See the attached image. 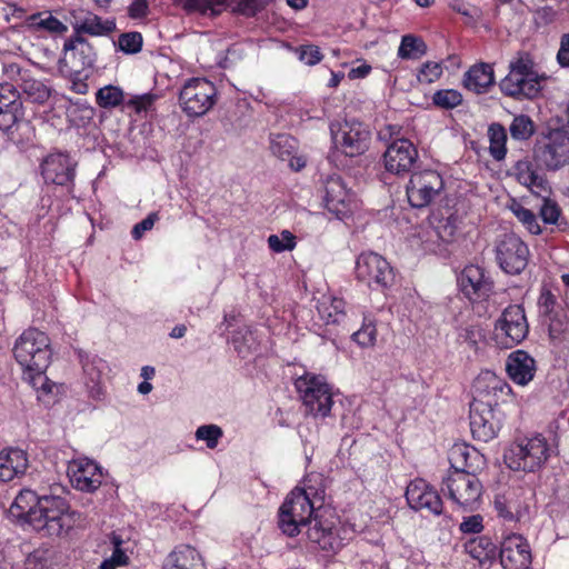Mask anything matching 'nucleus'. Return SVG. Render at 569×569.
I'll return each instance as SVG.
<instances>
[{
    "instance_id": "nucleus-1",
    "label": "nucleus",
    "mask_w": 569,
    "mask_h": 569,
    "mask_svg": "<svg viewBox=\"0 0 569 569\" xmlns=\"http://www.w3.org/2000/svg\"><path fill=\"white\" fill-rule=\"evenodd\" d=\"M545 80L546 76L538 72L532 56L520 51L510 61L509 72L499 82V88L506 97L515 100H532L540 94Z\"/></svg>"
},
{
    "instance_id": "nucleus-2",
    "label": "nucleus",
    "mask_w": 569,
    "mask_h": 569,
    "mask_svg": "<svg viewBox=\"0 0 569 569\" xmlns=\"http://www.w3.org/2000/svg\"><path fill=\"white\" fill-rule=\"evenodd\" d=\"M77 516L64 498L41 496L36 510L30 515V526L42 536L60 537L73 528Z\"/></svg>"
},
{
    "instance_id": "nucleus-3",
    "label": "nucleus",
    "mask_w": 569,
    "mask_h": 569,
    "mask_svg": "<svg viewBox=\"0 0 569 569\" xmlns=\"http://www.w3.org/2000/svg\"><path fill=\"white\" fill-rule=\"evenodd\" d=\"M12 352L23 373L47 371L52 359L49 336L33 327L26 329L16 339Z\"/></svg>"
},
{
    "instance_id": "nucleus-4",
    "label": "nucleus",
    "mask_w": 569,
    "mask_h": 569,
    "mask_svg": "<svg viewBox=\"0 0 569 569\" xmlns=\"http://www.w3.org/2000/svg\"><path fill=\"white\" fill-rule=\"evenodd\" d=\"M553 452L546 437L537 433L515 441L505 453V461L511 470L536 472Z\"/></svg>"
},
{
    "instance_id": "nucleus-5",
    "label": "nucleus",
    "mask_w": 569,
    "mask_h": 569,
    "mask_svg": "<svg viewBox=\"0 0 569 569\" xmlns=\"http://www.w3.org/2000/svg\"><path fill=\"white\" fill-rule=\"evenodd\" d=\"M317 512L305 492L291 490L278 510V527L287 537H297Z\"/></svg>"
},
{
    "instance_id": "nucleus-6",
    "label": "nucleus",
    "mask_w": 569,
    "mask_h": 569,
    "mask_svg": "<svg viewBox=\"0 0 569 569\" xmlns=\"http://www.w3.org/2000/svg\"><path fill=\"white\" fill-rule=\"evenodd\" d=\"M306 412L313 417L326 418L333 405L331 388L321 375L306 372L295 380Z\"/></svg>"
},
{
    "instance_id": "nucleus-7",
    "label": "nucleus",
    "mask_w": 569,
    "mask_h": 569,
    "mask_svg": "<svg viewBox=\"0 0 569 569\" xmlns=\"http://www.w3.org/2000/svg\"><path fill=\"white\" fill-rule=\"evenodd\" d=\"M330 132L336 149L346 157H358L369 149L371 131L359 120L346 119L342 122H331Z\"/></svg>"
},
{
    "instance_id": "nucleus-8",
    "label": "nucleus",
    "mask_w": 569,
    "mask_h": 569,
    "mask_svg": "<svg viewBox=\"0 0 569 569\" xmlns=\"http://www.w3.org/2000/svg\"><path fill=\"white\" fill-rule=\"evenodd\" d=\"M529 333L525 308L509 305L495 322L493 340L499 348L510 349L522 342Z\"/></svg>"
},
{
    "instance_id": "nucleus-9",
    "label": "nucleus",
    "mask_w": 569,
    "mask_h": 569,
    "mask_svg": "<svg viewBox=\"0 0 569 569\" xmlns=\"http://www.w3.org/2000/svg\"><path fill=\"white\" fill-rule=\"evenodd\" d=\"M356 279L372 290H385L395 282V270L381 254L367 251L358 256L355 267Z\"/></svg>"
},
{
    "instance_id": "nucleus-10",
    "label": "nucleus",
    "mask_w": 569,
    "mask_h": 569,
    "mask_svg": "<svg viewBox=\"0 0 569 569\" xmlns=\"http://www.w3.org/2000/svg\"><path fill=\"white\" fill-rule=\"evenodd\" d=\"M536 160L547 170H558L569 163V132L551 129L543 134L533 148Z\"/></svg>"
},
{
    "instance_id": "nucleus-11",
    "label": "nucleus",
    "mask_w": 569,
    "mask_h": 569,
    "mask_svg": "<svg viewBox=\"0 0 569 569\" xmlns=\"http://www.w3.org/2000/svg\"><path fill=\"white\" fill-rule=\"evenodd\" d=\"M442 491L450 500L463 509L473 510L482 496V483L476 472L449 471L442 482Z\"/></svg>"
},
{
    "instance_id": "nucleus-12",
    "label": "nucleus",
    "mask_w": 569,
    "mask_h": 569,
    "mask_svg": "<svg viewBox=\"0 0 569 569\" xmlns=\"http://www.w3.org/2000/svg\"><path fill=\"white\" fill-rule=\"evenodd\" d=\"M217 88L206 78L189 79L179 93V103L189 117L206 114L216 103Z\"/></svg>"
},
{
    "instance_id": "nucleus-13",
    "label": "nucleus",
    "mask_w": 569,
    "mask_h": 569,
    "mask_svg": "<svg viewBox=\"0 0 569 569\" xmlns=\"http://www.w3.org/2000/svg\"><path fill=\"white\" fill-rule=\"evenodd\" d=\"M470 431L475 440L488 442L502 427V412L497 403L475 398L469 410Z\"/></svg>"
},
{
    "instance_id": "nucleus-14",
    "label": "nucleus",
    "mask_w": 569,
    "mask_h": 569,
    "mask_svg": "<svg viewBox=\"0 0 569 569\" xmlns=\"http://www.w3.org/2000/svg\"><path fill=\"white\" fill-rule=\"evenodd\" d=\"M77 162L66 152H53L43 158L40 163L41 176L47 184L67 189L74 197Z\"/></svg>"
},
{
    "instance_id": "nucleus-15",
    "label": "nucleus",
    "mask_w": 569,
    "mask_h": 569,
    "mask_svg": "<svg viewBox=\"0 0 569 569\" xmlns=\"http://www.w3.org/2000/svg\"><path fill=\"white\" fill-rule=\"evenodd\" d=\"M496 261L510 276L520 274L529 262L528 244L515 233H506L496 244Z\"/></svg>"
},
{
    "instance_id": "nucleus-16",
    "label": "nucleus",
    "mask_w": 569,
    "mask_h": 569,
    "mask_svg": "<svg viewBox=\"0 0 569 569\" xmlns=\"http://www.w3.org/2000/svg\"><path fill=\"white\" fill-rule=\"evenodd\" d=\"M307 526V539L316 548L333 553L341 549L342 538L338 518L332 515L326 517L322 510L317 512Z\"/></svg>"
},
{
    "instance_id": "nucleus-17",
    "label": "nucleus",
    "mask_w": 569,
    "mask_h": 569,
    "mask_svg": "<svg viewBox=\"0 0 569 569\" xmlns=\"http://www.w3.org/2000/svg\"><path fill=\"white\" fill-rule=\"evenodd\" d=\"M443 179L436 170L413 172L406 188L408 201L413 208H425L443 190Z\"/></svg>"
},
{
    "instance_id": "nucleus-18",
    "label": "nucleus",
    "mask_w": 569,
    "mask_h": 569,
    "mask_svg": "<svg viewBox=\"0 0 569 569\" xmlns=\"http://www.w3.org/2000/svg\"><path fill=\"white\" fill-rule=\"evenodd\" d=\"M418 158L417 147L409 139L400 138L387 146L382 162L387 172L402 177L411 172Z\"/></svg>"
},
{
    "instance_id": "nucleus-19",
    "label": "nucleus",
    "mask_w": 569,
    "mask_h": 569,
    "mask_svg": "<svg viewBox=\"0 0 569 569\" xmlns=\"http://www.w3.org/2000/svg\"><path fill=\"white\" fill-rule=\"evenodd\" d=\"M498 557L503 569H528L532 562L531 547L526 537L510 532L502 537Z\"/></svg>"
},
{
    "instance_id": "nucleus-20",
    "label": "nucleus",
    "mask_w": 569,
    "mask_h": 569,
    "mask_svg": "<svg viewBox=\"0 0 569 569\" xmlns=\"http://www.w3.org/2000/svg\"><path fill=\"white\" fill-rule=\"evenodd\" d=\"M355 193L347 187L345 180L337 174L330 176L325 182V207L336 218L342 220L352 214Z\"/></svg>"
},
{
    "instance_id": "nucleus-21",
    "label": "nucleus",
    "mask_w": 569,
    "mask_h": 569,
    "mask_svg": "<svg viewBox=\"0 0 569 569\" xmlns=\"http://www.w3.org/2000/svg\"><path fill=\"white\" fill-rule=\"evenodd\" d=\"M406 499L409 507L416 511L432 516L442 515L443 502L439 492L421 478L409 482L406 489Z\"/></svg>"
},
{
    "instance_id": "nucleus-22",
    "label": "nucleus",
    "mask_w": 569,
    "mask_h": 569,
    "mask_svg": "<svg viewBox=\"0 0 569 569\" xmlns=\"http://www.w3.org/2000/svg\"><path fill=\"white\" fill-rule=\"evenodd\" d=\"M461 292L470 300H485L493 291L495 283L489 272L478 264H467L458 277Z\"/></svg>"
},
{
    "instance_id": "nucleus-23",
    "label": "nucleus",
    "mask_w": 569,
    "mask_h": 569,
    "mask_svg": "<svg viewBox=\"0 0 569 569\" xmlns=\"http://www.w3.org/2000/svg\"><path fill=\"white\" fill-rule=\"evenodd\" d=\"M67 475L72 487L83 492L96 491L103 479L101 467L87 457L69 461Z\"/></svg>"
},
{
    "instance_id": "nucleus-24",
    "label": "nucleus",
    "mask_w": 569,
    "mask_h": 569,
    "mask_svg": "<svg viewBox=\"0 0 569 569\" xmlns=\"http://www.w3.org/2000/svg\"><path fill=\"white\" fill-rule=\"evenodd\" d=\"M539 166L541 164L535 157L533 159L526 157L518 160L511 167L510 176L521 186L528 188L535 196H546V192L550 190V184Z\"/></svg>"
},
{
    "instance_id": "nucleus-25",
    "label": "nucleus",
    "mask_w": 569,
    "mask_h": 569,
    "mask_svg": "<svg viewBox=\"0 0 569 569\" xmlns=\"http://www.w3.org/2000/svg\"><path fill=\"white\" fill-rule=\"evenodd\" d=\"M63 60L74 72H81L93 68L97 60V52L93 46L83 36L72 34L64 41Z\"/></svg>"
},
{
    "instance_id": "nucleus-26",
    "label": "nucleus",
    "mask_w": 569,
    "mask_h": 569,
    "mask_svg": "<svg viewBox=\"0 0 569 569\" xmlns=\"http://www.w3.org/2000/svg\"><path fill=\"white\" fill-rule=\"evenodd\" d=\"M23 116L19 89L11 83H0V130L8 131Z\"/></svg>"
},
{
    "instance_id": "nucleus-27",
    "label": "nucleus",
    "mask_w": 569,
    "mask_h": 569,
    "mask_svg": "<svg viewBox=\"0 0 569 569\" xmlns=\"http://www.w3.org/2000/svg\"><path fill=\"white\" fill-rule=\"evenodd\" d=\"M506 372L513 383L528 386L536 377L537 361L527 351L515 350L507 357Z\"/></svg>"
},
{
    "instance_id": "nucleus-28",
    "label": "nucleus",
    "mask_w": 569,
    "mask_h": 569,
    "mask_svg": "<svg viewBox=\"0 0 569 569\" xmlns=\"http://www.w3.org/2000/svg\"><path fill=\"white\" fill-rule=\"evenodd\" d=\"M72 17L74 36H82L86 33L92 37H103L111 34L117 28L114 19L103 20L91 11L80 10L79 12H74Z\"/></svg>"
},
{
    "instance_id": "nucleus-29",
    "label": "nucleus",
    "mask_w": 569,
    "mask_h": 569,
    "mask_svg": "<svg viewBox=\"0 0 569 569\" xmlns=\"http://www.w3.org/2000/svg\"><path fill=\"white\" fill-rule=\"evenodd\" d=\"M162 569H206V563L194 547L180 545L166 557Z\"/></svg>"
},
{
    "instance_id": "nucleus-30",
    "label": "nucleus",
    "mask_w": 569,
    "mask_h": 569,
    "mask_svg": "<svg viewBox=\"0 0 569 569\" xmlns=\"http://www.w3.org/2000/svg\"><path fill=\"white\" fill-rule=\"evenodd\" d=\"M463 87L477 94L489 92L495 84V71L491 64L480 62L471 66L463 76Z\"/></svg>"
},
{
    "instance_id": "nucleus-31",
    "label": "nucleus",
    "mask_w": 569,
    "mask_h": 569,
    "mask_svg": "<svg viewBox=\"0 0 569 569\" xmlns=\"http://www.w3.org/2000/svg\"><path fill=\"white\" fill-rule=\"evenodd\" d=\"M28 468L27 452L10 448L0 451V481L8 482L22 476Z\"/></svg>"
},
{
    "instance_id": "nucleus-32",
    "label": "nucleus",
    "mask_w": 569,
    "mask_h": 569,
    "mask_svg": "<svg viewBox=\"0 0 569 569\" xmlns=\"http://www.w3.org/2000/svg\"><path fill=\"white\" fill-rule=\"evenodd\" d=\"M480 461L479 451L466 443H456L449 451L450 471L476 472Z\"/></svg>"
},
{
    "instance_id": "nucleus-33",
    "label": "nucleus",
    "mask_w": 569,
    "mask_h": 569,
    "mask_svg": "<svg viewBox=\"0 0 569 569\" xmlns=\"http://www.w3.org/2000/svg\"><path fill=\"white\" fill-rule=\"evenodd\" d=\"M20 100L26 103L44 106L51 98L53 89L44 81L33 78L31 74L20 83Z\"/></svg>"
},
{
    "instance_id": "nucleus-34",
    "label": "nucleus",
    "mask_w": 569,
    "mask_h": 569,
    "mask_svg": "<svg viewBox=\"0 0 569 569\" xmlns=\"http://www.w3.org/2000/svg\"><path fill=\"white\" fill-rule=\"evenodd\" d=\"M463 549L466 553L480 563L492 562L498 556L497 545L486 535L468 539Z\"/></svg>"
},
{
    "instance_id": "nucleus-35",
    "label": "nucleus",
    "mask_w": 569,
    "mask_h": 569,
    "mask_svg": "<svg viewBox=\"0 0 569 569\" xmlns=\"http://www.w3.org/2000/svg\"><path fill=\"white\" fill-rule=\"evenodd\" d=\"M26 24L34 31H46L51 34H63L68 31V27L50 11H39L28 16Z\"/></svg>"
},
{
    "instance_id": "nucleus-36",
    "label": "nucleus",
    "mask_w": 569,
    "mask_h": 569,
    "mask_svg": "<svg viewBox=\"0 0 569 569\" xmlns=\"http://www.w3.org/2000/svg\"><path fill=\"white\" fill-rule=\"evenodd\" d=\"M79 360L82 366L83 373L87 378L86 385L91 390L97 389L100 391V382L102 378V372L104 369V361L98 356H90L84 352H79Z\"/></svg>"
},
{
    "instance_id": "nucleus-37",
    "label": "nucleus",
    "mask_w": 569,
    "mask_h": 569,
    "mask_svg": "<svg viewBox=\"0 0 569 569\" xmlns=\"http://www.w3.org/2000/svg\"><path fill=\"white\" fill-rule=\"evenodd\" d=\"M489 153L496 161H502L507 156V130L499 123L493 122L488 127Z\"/></svg>"
},
{
    "instance_id": "nucleus-38",
    "label": "nucleus",
    "mask_w": 569,
    "mask_h": 569,
    "mask_svg": "<svg viewBox=\"0 0 569 569\" xmlns=\"http://www.w3.org/2000/svg\"><path fill=\"white\" fill-rule=\"evenodd\" d=\"M548 321V333L553 346L558 347L569 343V318L561 311L546 319Z\"/></svg>"
},
{
    "instance_id": "nucleus-39",
    "label": "nucleus",
    "mask_w": 569,
    "mask_h": 569,
    "mask_svg": "<svg viewBox=\"0 0 569 569\" xmlns=\"http://www.w3.org/2000/svg\"><path fill=\"white\" fill-rule=\"evenodd\" d=\"M428 47L421 37L405 34L398 48V57L403 60H418L427 53Z\"/></svg>"
},
{
    "instance_id": "nucleus-40",
    "label": "nucleus",
    "mask_w": 569,
    "mask_h": 569,
    "mask_svg": "<svg viewBox=\"0 0 569 569\" xmlns=\"http://www.w3.org/2000/svg\"><path fill=\"white\" fill-rule=\"evenodd\" d=\"M346 305L342 298L332 297L329 302H321L318 311L327 325H341L347 317Z\"/></svg>"
},
{
    "instance_id": "nucleus-41",
    "label": "nucleus",
    "mask_w": 569,
    "mask_h": 569,
    "mask_svg": "<svg viewBox=\"0 0 569 569\" xmlns=\"http://www.w3.org/2000/svg\"><path fill=\"white\" fill-rule=\"evenodd\" d=\"M41 496H38L32 490H21L12 503V510H16V516L23 518L30 525V515L33 512L40 501Z\"/></svg>"
},
{
    "instance_id": "nucleus-42",
    "label": "nucleus",
    "mask_w": 569,
    "mask_h": 569,
    "mask_svg": "<svg viewBox=\"0 0 569 569\" xmlns=\"http://www.w3.org/2000/svg\"><path fill=\"white\" fill-rule=\"evenodd\" d=\"M227 0H182L183 9L189 13L216 17L222 12Z\"/></svg>"
},
{
    "instance_id": "nucleus-43",
    "label": "nucleus",
    "mask_w": 569,
    "mask_h": 569,
    "mask_svg": "<svg viewBox=\"0 0 569 569\" xmlns=\"http://www.w3.org/2000/svg\"><path fill=\"white\" fill-rule=\"evenodd\" d=\"M377 325L371 316H365L361 327L351 335V340L360 348H372L377 342Z\"/></svg>"
},
{
    "instance_id": "nucleus-44",
    "label": "nucleus",
    "mask_w": 569,
    "mask_h": 569,
    "mask_svg": "<svg viewBox=\"0 0 569 569\" xmlns=\"http://www.w3.org/2000/svg\"><path fill=\"white\" fill-rule=\"evenodd\" d=\"M298 149V141L290 134L277 133L271 136L270 150L281 160H287L296 153Z\"/></svg>"
},
{
    "instance_id": "nucleus-45",
    "label": "nucleus",
    "mask_w": 569,
    "mask_h": 569,
    "mask_svg": "<svg viewBox=\"0 0 569 569\" xmlns=\"http://www.w3.org/2000/svg\"><path fill=\"white\" fill-rule=\"evenodd\" d=\"M509 132L513 140L527 141L535 134L536 124L528 114L520 113L513 117Z\"/></svg>"
},
{
    "instance_id": "nucleus-46",
    "label": "nucleus",
    "mask_w": 569,
    "mask_h": 569,
    "mask_svg": "<svg viewBox=\"0 0 569 569\" xmlns=\"http://www.w3.org/2000/svg\"><path fill=\"white\" fill-rule=\"evenodd\" d=\"M123 91L117 86H104L96 92V102L102 109H113L123 103Z\"/></svg>"
},
{
    "instance_id": "nucleus-47",
    "label": "nucleus",
    "mask_w": 569,
    "mask_h": 569,
    "mask_svg": "<svg viewBox=\"0 0 569 569\" xmlns=\"http://www.w3.org/2000/svg\"><path fill=\"white\" fill-rule=\"evenodd\" d=\"M462 94L456 89H440L432 94V103L445 110L453 109L462 103Z\"/></svg>"
},
{
    "instance_id": "nucleus-48",
    "label": "nucleus",
    "mask_w": 569,
    "mask_h": 569,
    "mask_svg": "<svg viewBox=\"0 0 569 569\" xmlns=\"http://www.w3.org/2000/svg\"><path fill=\"white\" fill-rule=\"evenodd\" d=\"M30 74V70L22 68L18 62H4L2 64L1 83H11L20 89V83L23 82V79H28Z\"/></svg>"
},
{
    "instance_id": "nucleus-49",
    "label": "nucleus",
    "mask_w": 569,
    "mask_h": 569,
    "mask_svg": "<svg viewBox=\"0 0 569 569\" xmlns=\"http://www.w3.org/2000/svg\"><path fill=\"white\" fill-rule=\"evenodd\" d=\"M267 241L269 248L277 253L291 251L297 246V238L289 230H282L280 234H270Z\"/></svg>"
},
{
    "instance_id": "nucleus-50",
    "label": "nucleus",
    "mask_w": 569,
    "mask_h": 569,
    "mask_svg": "<svg viewBox=\"0 0 569 569\" xmlns=\"http://www.w3.org/2000/svg\"><path fill=\"white\" fill-rule=\"evenodd\" d=\"M511 210L531 234L538 236L542 232L536 214L530 209L525 208L520 203H516L511 207Z\"/></svg>"
},
{
    "instance_id": "nucleus-51",
    "label": "nucleus",
    "mask_w": 569,
    "mask_h": 569,
    "mask_svg": "<svg viewBox=\"0 0 569 569\" xmlns=\"http://www.w3.org/2000/svg\"><path fill=\"white\" fill-rule=\"evenodd\" d=\"M551 189L546 192V196H539L542 199V204L539 210V216L547 224H557L561 217V208L559 204L550 199Z\"/></svg>"
},
{
    "instance_id": "nucleus-52",
    "label": "nucleus",
    "mask_w": 569,
    "mask_h": 569,
    "mask_svg": "<svg viewBox=\"0 0 569 569\" xmlns=\"http://www.w3.org/2000/svg\"><path fill=\"white\" fill-rule=\"evenodd\" d=\"M111 542L113 546L112 553L109 558H106L101 562L100 569H116L119 566L126 565L129 560V557L126 555V552L121 548V545H122L121 538L113 535Z\"/></svg>"
},
{
    "instance_id": "nucleus-53",
    "label": "nucleus",
    "mask_w": 569,
    "mask_h": 569,
    "mask_svg": "<svg viewBox=\"0 0 569 569\" xmlns=\"http://www.w3.org/2000/svg\"><path fill=\"white\" fill-rule=\"evenodd\" d=\"M442 73V62L427 61L418 69L417 80L419 83L430 84L439 80Z\"/></svg>"
},
{
    "instance_id": "nucleus-54",
    "label": "nucleus",
    "mask_w": 569,
    "mask_h": 569,
    "mask_svg": "<svg viewBox=\"0 0 569 569\" xmlns=\"http://www.w3.org/2000/svg\"><path fill=\"white\" fill-rule=\"evenodd\" d=\"M143 44L142 34L138 31L121 33L118 38L119 49L127 54H134L141 51Z\"/></svg>"
},
{
    "instance_id": "nucleus-55",
    "label": "nucleus",
    "mask_w": 569,
    "mask_h": 569,
    "mask_svg": "<svg viewBox=\"0 0 569 569\" xmlns=\"http://www.w3.org/2000/svg\"><path fill=\"white\" fill-rule=\"evenodd\" d=\"M223 437L222 429L217 425H203L196 430L197 440L206 441L209 449L217 448L220 439Z\"/></svg>"
},
{
    "instance_id": "nucleus-56",
    "label": "nucleus",
    "mask_w": 569,
    "mask_h": 569,
    "mask_svg": "<svg viewBox=\"0 0 569 569\" xmlns=\"http://www.w3.org/2000/svg\"><path fill=\"white\" fill-rule=\"evenodd\" d=\"M292 490L305 492L309 497V500H311L312 505L317 507L319 511H322L326 496L323 487L315 486L311 483V479H306L302 487H296Z\"/></svg>"
},
{
    "instance_id": "nucleus-57",
    "label": "nucleus",
    "mask_w": 569,
    "mask_h": 569,
    "mask_svg": "<svg viewBox=\"0 0 569 569\" xmlns=\"http://www.w3.org/2000/svg\"><path fill=\"white\" fill-rule=\"evenodd\" d=\"M232 343L236 351L241 357H247V355L250 353L253 349L252 331L249 328L237 331L232 337Z\"/></svg>"
},
{
    "instance_id": "nucleus-58",
    "label": "nucleus",
    "mask_w": 569,
    "mask_h": 569,
    "mask_svg": "<svg viewBox=\"0 0 569 569\" xmlns=\"http://www.w3.org/2000/svg\"><path fill=\"white\" fill-rule=\"evenodd\" d=\"M538 307L540 315L547 319L553 315L561 312L557 307V297L549 290L543 288L538 298Z\"/></svg>"
},
{
    "instance_id": "nucleus-59",
    "label": "nucleus",
    "mask_w": 569,
    "mask_h": 569,
    "mask_svg": "<svg viewBox=\"0 0 569 569\" xmlns=\"http://www.w3.org/2000/svg\"><path fill=\"white\" fill-rule=\"evenodd\" d=\"M24 379L29 381V383L42 395H49L52 392L54 388V383L46 376V371H41L40 373L34 371H28L23 373Z\"/></svg>"
},
{
    "instance_id": "nucleus-60",
    "label": "nucleus",
    "mask_w": 569,
    "mask_h": 569,
    "mask_svg": "<svg viewBox=\"0 0 569 569\" xmlns=\"http://www.w3.org/2000/svg\"><path fill=\"white\" fill-rule=\"evenodd\" d=\"M49 560L50 551L48 549H34L27 556L23 569H47Z\"/></svg>"
},
{
    "instance_id": "nucleus-61",
    "label": "nucleus",
    "mask_w": 569,
    "mask_h": 569,
    "mask_svg": "<svg viewBox=\"0 0 569 569\" xmlns=\"http://www.w3.org/2000/svg\"><path fill=\"white\" fill-rule=\"evenodd\" d=\"M300 61L308 66H315L323 59L319 47L315 44H301L296 49Z\"/></svg>"
},
{
    "instance_id": "nucleus-62",
    "label": "nucleus",
    "mask_w": 569,
    "mask_h": 569,
    "mask_svg": "<svg viewBox=\"0 0 569 569\" xmlns=\"http://www.w3.org/2000/svg\"><path fill=\"white\" fill-rule=\"evenodd\" d=\"M459 338L468 343L471 348L477 349L483 339L482 329L477 325H470L461 329Z\"/></svg>"
},
{
    "instance_id": "nucleus-63",
    "label": "nucleus",
    "mask_w": 569,
    "mask_h": 569,
    "mask_svg": "<svg viewBox=\"0 0 569 569\" xmlns=\"http://www.w3.org/2000/svg\"><path fill=\"white\" fill-rule=\"evenodd\" d=\"M462 533H480L483 530V517L481 515H472L465 517L459 525Z\"/></svg>"
},
{
    "instance_id": "nucleus-64",
    "label": "nucleus",
    "mask_w": 569,
    "mask_h": 569,
    "mask_svg": "<svg viewBox=\"0 0 569 569\" xmlns=\"http://www.w3.org/2000/svg\"><path fill=\"white\" fill-rule=\"evenodd\" d=\"M149 0H131L127 14L132 20H141L149 14Z\"/></svg>"
}]
</instances>
